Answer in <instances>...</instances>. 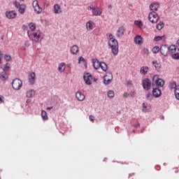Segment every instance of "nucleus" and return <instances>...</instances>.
Listing matches in <instances>:
<instances>
[{
	"label": "nucleus",
	"instance_id": "obj_1",
	"mask_svg": "<svg viewBox=\"0 0 179 179\" xmlns=\"http://www.w3.org/2000/svg\"><path fill=\"white\" fill-rule=\"evenodd\" d=\"M108 37V45L111 48V51L113 55H118V41L114 38V36L111 33H108L106 34Z\"/></svg>",
	"mask_w": 179,
	"mask_h": 179
},
{
	"label": "nucleus",
	"instance_id": "obj_2",
	"mask_svg": "<svg viewBox=\"0 0 179 179\" xmlns=\"http://www.w3.org/2000/svg\"><path fill=\"white\" fill-rule=\"evenodd\" d=\"M28 36L29 37L30 40L35 41V43H39L43 38V33L41 31H37L36 32H34L32 34H29Z\"/></svg>",
	"mask_w": 179,
	"mask_h": 179
},
{
	"label": "nucleus",
	"instance_id": "obj_3",
	"mask_svg": "<svg viewBox=\"0 0 179 179\" xmlns=\"http://www.w3.org/2000/svg\"><path fill=\"white\" fill-rule=\"evenodd\" d=\"M92 64L94 69H99V68H101L104 72H106L108 69L107 64L104 62H100L96 59H92Z\"/></svg>",
	"mask_w": 179,
	"mask_h": 179
},
{
	"label": "nucleus",
	"instance_id": "obj_4",
	"mask_svg": "<svg viewBox=\"0 0 179 179\" xmlns=\"http://www.w3.org/2000/svg\"><path fill=\"white\" fill-rule=\"evenodd\" d=\"M22 85L23 83L19 78H15L12 82V87L14 89V90H20Z\"/></svg>",
	"mask_w": 179,
	"mask_h": 179
},
{
	"label": "nucleus",
	"instance_id": "obj_5",
	"mask_svg": "<svg viewBox=\"0 0 179 179\" xmlns=\"http://www.w3.org/2000/svg\"><path fill=\"white\" fill-rule=\"evenodd\" d=\"M142 86L144 90H150L152 89V81L149 78L142 80Z\"/></svg>",
	"mask_w": 179,
	"mask_h": 179
},
{
	"label": "nucleus",
	"instance_id": "obj_6",
	"mask_svg": "<svg viewBox=\"0 0 179 179\" xmlns=\"http://www.w3.org/2000/svg\"><path fill=\"white\" fill-rule=\"evenodd\" d=\"M148 19L151 23H157V22H159V15L156 12L152 11L150 13Z\"/></svg>",
	"mask_w": 179,
	"mask_h": 179
},
{
	"label": "nucleus",
	"instance_id": "obj_7",
	"mask_svg": "<svg viewBox=\"0 0 179 179\" xmlns=\"http://www.w3.org/2000/svg\"><path fill=\"white\" fill-rule=\"evenodd\" d=\"M152 82L157 85V86H159L160 87H163L164 86V80L161 78H159V76L155 75L152 78Z\"/></svg>",
	"mask_w": 179,
	"mask_h": 179
},
{
	"label": "nucleus",
	"instance_id": "obj_8",
	"mask_svg": "<svg viewBox=\"0 0 179 179\" xmlns=\"http://www.w3.org/2000/svg\"><path fill=\"white\" fill-rule=\"evenodd\" d=\"M113 80V74L111 73H108L103 77V85H110Z\"/></svg>",
	"mask_w": 179,
	"mask_h": 179
},
{
	"label": "nucleus",
	"instance_id": "obj_9",
	"mask_svg": "<svg viewBox=\"0 0 179 179\" xmlns=\"http://www.w3.org/2000/svg\"><path fill=\"white\" fill-rule=\"evenodd\" d=\"M83 79L86 83V85H92V81L93 80V76L90 73H87L84 75Z\"/></svg>",
	"mask_w": 179,
	"mask_h": 179
},
{
	"label": "nucleus",
	"instance_id": "obj_10",
	"mask_svg": "<svg viewBox=\"0 0 179 179\" xmlns=\"http://www.w3.org/2000/svg\"><path fill=\"white\" fill-rule=\"evenodd\" d=\"M32 5L36 13L39 14L41 12H42L43 9L40 8V6L38 5V1L37 0L34 1V2L32 3Z\"/></svg>",
	"mask_w": 179,
	"mask_h": 179
},
{
	"label": "nucleus",
	"instance_id": "obj_11",
	"mask_svg": "<svg viewBox=\"0 0 179 179\" xmlns=\"http://www.w3.org/2000/svg\"><path fill=\"white\" fill-rule=\"evenodd\" d=\"M160 52L164 57H167L169 55V47L166 45H162L160 48Z\"/></svg>",
	"mask_w": 179,
	"mask_h": 179
},
{
	"label": "nucleus",
	"instance_id": "obj_12",
	"mask_svg": "<svg viewBox=\"0 0 179 179\" xmlns=\"http://www.w3.org/2000/svg\"><path fill=\"white\" fill-rule=\"evenodd\" d=\"M29 83L31 85H34L36 83V73L32 72L28 76Z\"/></svg>",
	"mask_w": 179,
	"mask_h": 179
},
{
	"label": "nucleus",
	"instance_id": "obj_13",
	"mask_svg": "<svg viewBox=\"0 0 179 179\" xmlns=\"http://www.w3.org/2000/svg\"><path fill=\"white\" fill-rule=\"evenodd\" d=\"M124 33H125V28L124 27H120L116 31L117 38L122 37V36H124Z\"/></svg>",
	"mask_w": 179,
	"mask_h": 179
},
{
	"label": "nucleus",
	"instance_id": "obj_14",
	"mask_svg": "<svg viewBox=\"0 0 179 179\" xmlns=\"http://www.w3.org/2000/svg\"><path fill=\"white\" fill-rule=\"evenodd\" d=\"M53 10L55 15H59L62 12V8L59 4H55L53 6Z\"/></svg>",
	"mask_w": 179,
	"mask_h": 179
},
{
	"label": "nucleus",
	"instance_id": "obj_15",
	"mask_svg": "<svg viewBox=\"0 0 179 179\" xmlns=\"http://www.w3.org/2000/svg\"><path fill=\"white\" fill-rule=\"evenodd\" d=\"M70 52L72 55H76L79 52V47L77 45H73L70 49Z\"/></svg>",
	"mask_w": 179,
	"mask_h": 179
},
{
	"label": "nucleus",
	"instance_id": "obj_16",
	"mask_svg": "<svg viewBox=\"0 0 179 179\" xmlns=\"http://www.w3.org/2000/svg\"><path fill=\"white\" fill-rule=\"evenodd\" d=\"M6 16L8 19H15V17H16V12L15 10L7 11L6 13Z\"/></svg>",
	"mask_w": 179,
	"mask_h": 179
},
{
	"label": "nucleus",
	"instance_id": "obj_17",
	"mask_svg": "<svg viewBox=\"0 0 179 179\" xmlns=\"http://www.w3.org/2000/svg\"><path fill=\"white\" fill-rule=\"evenodd\" d=\"M152 96H154V97H156V98L160 97V96H162V91L160 90V89L153 88Z\"/></svg>",
	"mask_w": 179,
	"mask_h": 179
},
{
	"label": "nucleus",
	"instance_id": "obj_18",
	"mask_svg": "<svg viewBox=\"0 0 179 179\" xmlns=\"http://www.w3.org/2000/svg\"><path fill=\"white\" fill-rule=\"evenodd\" d=\"M101 13H103V9H100L99 8H93V11H92L93 16H101Z\"/></svg>",
	"mask_w": 179,
	"mask_h": 179
},
{
	"label": "nucleus",
	"instance_id": "obj_19",
	"mask_svg": "<svg viewBox=\"0 0 179 179\" xmlns=\"http://www.w3.org/2000/svg\"><path fill=\"white\" fill-rule=\"evenodd\" d=\"M76 97L78 101H83V100H85V94H82L80 92H76Z\"/></svg>",
	"mask_w": 179,
	"mask_h": 179
},
{
	"label": "nucleus",
	"instance_id": "obj_20",
	"mask_svg": "<svg viewBox=\"0 0 179 179\" xmlns=\"http://www.w3.org/2000/svg\"><path fill=\"white\" fill-rule=\"evenodd\" d=\"M142 36L141 35H137L134 37V43L135 44H138V45H141L142 44Z\"/></svg>",
	"mask_w": 179,
	"mask_h": 179
},
{
	"label": "nucleus",
	"instance_id": "obj_21",
	"mask_svg": "<svg viewBox=\"0 0 179 179\" xmlns=\"http://www.w3.org/2000/svg\"><path fill=\"white\" fill-rule=\"evenodd\" d=\"M159 5L157 3H153L150 5V10H152V12L157 11V9H159Z\"/></svg>",
	"mask_w": 179,
	"mask_h": 179
},
{
	"label": "nucleus",
	"instance_id": "obj_22",
	"mask_svg": "<svg viewBox=\"0 0 179 179\" xmlns=\"http://www.w3.org/2000/svg\"><path fill=\"white\" fill-rule=\"evenodd\" d=\"M36 94V91L33 90H29L27 92L26 96L28 97V99H31V97H34Z\"/></svg>",
	"mask_w": 179,
	"mask_h": 179
},
{
	"label": "nucleus",
	"instance_id": "obj_23",
	"mask_svg": "<svg viewBox=\"0 0 179 179\" xmlns=\"http://www.w3.org/2000/svg\"><path fill=\"white\" fill-rule=\"evenodd\" d=\"M168 48L169 52H171V54H174V52L177 51V48H178V47L175 45H171L169 47H168Z\"/></svg>",
	"mask_w": 179,
	"mask_h": 179
},
{
	"label": "nucleus",
	"instance_id": "obj_24",
	"mask_svg": "<svg viewBox=\"0 0 179 179\" xmlns=\"http://www.w3.org/2000/svg\"><path fill=\"white\" fill-rule=\"evenodd\" d=\"M148 71L149 67L146 66L141 67L140 73H141V75H146V73H148Z\"/></svg>",
	"mask_w": 179,
	"mask_h": 179
},
{
	"label": "nucleus",
	"instance_id": "obj_25",
	"mask_svg": "<svg viewBox=\"0 0 179 179\" xmlns=\"http://www.w3.org/2000/svg\"><path fill=\"white\" fill-rule=\"evenodd\" d=\"M65 68H66L65 63L64 62L60 63L58 67L59 72H64V71H65Z\"/></svg>",
	"mask_w": 179,
	"mask_h": 179
},
{
	"label": "nucleus",
	"instance_id": "obj_26",
	"mask_svg": "<svg viewBox=\"0 0 179 179\" xmlns=\"http://www.w3.org/2000/svg\"><path fill=\"white\" fill-rule=\"evenodd\" d=\"M87 29L88 30H93V22L90 20L86 24Z\"/></svg>",
	"mask_w": 179,
	"mask_h": 179
},
{
	"label": "nucleus",
	"instance_id": "obj_27",
	"mask_svg": "<svg viewBox=\"0 0 179 179\" xmlns=\"http://www.w3.org/2000/svg\"><path fill=\"white\" fill-rule=\"evenodd\" d=\"M41 117L44 121H47V120H48V116L47 115V112L45 110L41 111Z\"/></svg>",
	"mask_w": 179,
	"mask_h": 179
},
{
	"label": "nucleus",
	"instance_id": "obj_28",
	"mask_svg": "<svg viewBox=\"0 0 179 179\" xmlns=\"http://www.w3.org/2000/svg\"><path fill=\"white\" fill-rule=\"evenodd\" d=\"M161 40H166V36L165 35H163L162 36H158L154 38V41H161Z\"/></svg>",
	"mask_w": 179,
	"mask_h": 179
},
{
	"label": "nucleus",
	"instance_id": "obj_29",
	"mask_svg": "<svg viewBox=\"0 0 179 179\" xmlns=\"http://www.w3.org/2000/svg\"><path fill=\"white\" fill-rule=\"evenodd\" d=\"M163 27H164V23L162 21H160L157 27H156V29H157V30H162V29H163Z\"/></svg>",
	"mask_w": 179,
	"mask_h": 179
},
{
	"label": "nucleus",
	"instance_id": "obj_30",
	"mask_svg": "<svg viewBox=\"0 0 179 179\" xmlns=\"http://www.w3.org/2000/svg\"><path fill=\"white\" fill-rule=\"evenodd\" d=\"M153 94H150V92H148L145 94V99H147L148 100L150 101V100H153Z\"/></svg>",
	"mask_w": 179,
	"mask_h": 179
},
{
	"label": "nucleus",
	"instance_id": "obj_31",
	"mask_svg": "<svg viewBox=\"0 0 179 179\" xmlns=\"http://www.w3.org/2000/svg\"><path fill=\"white\" fill-rule=\"evenodd\" d=\"M153 54H157L160 51V48L159 46H155L152 50Z\"/></svg>",
	"mask_w": 179,
	"mask_h": 179
},
{
	"label": "nucleus",
	"instance_id": "obj_32",
	"mask_svg": "<svg viewBox=\"0 0 179 179\" xmlns=\"http://www.w3.org/2000/svg\"><path fill=\"white\" fill-rule=\"evenodd\" d=\"M174 93L176 99H177V100H179V87L175 89Z\"/></svg>",
	"mask_w": 179,
	"mask_h": 179
},
{
	"label": "nucleus",
	"instance_id": "obj_33",
	"mask_svg": "<svg viewBox=\"0 0 179 179\" xmlns=\"http://www.w3.org/2000/svg\"><path fill=\"white\" fill-rule=\"evenodd\" d=\"M108 97H110V99H113V97H114V96H115V94L114 93V91L110 90L108 92Z\"/></svg>",
	"mask_w": 179,
	"mask_h": 179
},
{
	"label": "nucleus",
	"instance_id": "obj_34",
	"mask_svg": "<svg viewBox=\"0 0 179 179\" xmlns=\"http://www.w3.org/2000/svg\"><path fill=\"white\" fill-rule=\"evenodd\" d=\"M18 10L20 12V13H24V10H25V8H24V6H20L19 8H18Z\"/></svg>",
	"mask_w": 179,
	"mask_h": 179
},
{
	"label": "nucleus",
	"instance_id": "obj_35",
	"mask_svg": "<svg viewBox=\"0 0 179 179\" xmlns=\"http://www.w3.org/2000/svg\"><path fill=\"white\" fill-rule=\"evenodd\" d=\"M29 29L33 31L34 30H36V24L34 23L31 22L29 24Z\"/></svg>",
	"mask_w": 179,
	"mask_h": 179
},
{
	"label": "nucleus",
	"instance_id": "obj_36",
	"mask_svg": "<svg viewBox=\"0 0 179 179\" xmlns=\"http://www.w3.org/2000/svg\"><path fill=\"white\" fill-rule=\"evenodd\" d=\"M0 79L1 80H6V79H8V75H6V73L1 74Z\"/></svg>",
	"mask_w": 179,
	"mask_h": 179
},
{
	"label": "nucleus",
	"instance_id": "obj_37",
	"mask_svg": "<svg viewBox=\"0 0 179 179\" xmlns=\"http://www.w3.org/2000/svg\"><path fill=\"white\" fill-rule=\"evenodd\" d=\"M173 59H179V53H174L171 55Z\"/></svg>",
	"mask_w": 179,
	"mask_h": 179
},
{
	"label": "nucleus",
	"instance_id": "obj_38",
	"mask_svg": "<svg viewBox=\"0 0 179 179\" xmlns=\"http://www.w3.org/2000/svg\"><path fill=\"white\" fill-rule=\"evenodd\" d=\"M169 87H171V89H177V83H172L170 84Z\"/></svg>",
	"mask_w": 179,
	"mask_h": 179
},
{
	"label": "nucleus",
	"instance_id": "obj_39",
	"mask_svg": "<svg viewBox=\"0 0 179 179\" xmlns=\"http://www.w3.org/2000/svg\"><path fill=\"white\" fill-rule=\"evenodd\" d=\"M129 96H131V97H135L136 96V92L131 91L129 94Z\"/></svg>",
	"mask_w": 179,
	"mask_h": 179
},
{
	"label": "nucleus",
	"instance_id": "obj_40",
	"mask_svg": "<svg viewBox=\"0 0 179 179\" xmlns=\"http://www.w3.org/2000/svg\"><path fill=\"white\" fill-rule=\"evenodd\" d=\"M10 66H9V64H6L5 66H4V68H3V71H9V69H10Z\"/></svg>",
	"mask_w": 179,
	"mask_h": 179
},
{
	"label": "nucleus",
	"instance_id": "obj_41",
	"mask_svg": "<svg viewBox=\"0 0 179 179\" xmlns=\"http://www.w3.org/2000/svg\"><path fill=\"white\" fill-rule=\"evenodd\" d=\"M135 24H136V26H138L139 27H141L142 26V22L141 21H135Z\"/></svg>",
	"mask_w": 179,
	"mask_h": 179
},
{
	"label": "nucleus",
	"instance_id": "obj_42",
	"mask_svg": "<svg viewBox=\"0 0 179 179\" xmlns=\"http://www.w3.org/2000/svg\"><path fill=\"white\" fill-rule=\"evenodd\" d=\"M81 62H85V58H83V57H79L78 64H81Z\"/></svg>",
	"mask_w": 179,
	"mask_h": 179
},
{
	"label": "nucleus",
	"instance_id": "obj_43",
	"mask_svg": "<svg viewBox=\"0 0 179 179\" xmlns=\"http://www.w3.org/2000/svg\"><path fill=\"white\" fill-rule=\"evenodd\" d=\"M14 5H15V8H19L22 5H20V3H19V2H17V1H15V3H14Z\"/></svg>",
	"mask_w": 179,
	"mask_h": 179
},
{
	"label": "nucleus",
	"instance_id": "obj_44",
	"mask_svg": "<svg viewBox=\"0 0 179 179\" xmlns=\"http://www.w3.org/2000/svg\"><path fill=\"white\" fill-rule=\"evenodd\" d=\"M143 53L146 54L147 55H149V49L148 48H143Z\"/></svg>",
	"mask_w": 179,
	"mask_h": 179
},
{
	"label": "nucleus",
	"instance_id": "obj_45",
	"mask_svg": "<svg viewBox=\"0 0 179 179\" xmlns=\"http://www.w3.org/2000/svg\"><path fill=\"white\" fill-rule=\"evenodd\" d=\"M4 59H6V61H10L11 57H10V56L6 55L4 56Z\"/></svg>",
	"mask_w": 179,
	"mask_h": 179
},
{
	"label": "nucleus",
	"instance_id": "obj_46",
	"mask_svg": "<svg viewBox=\"0 0 179 179\" xmlns=\"http://www.w3.org/2000/svg\"><path fill=\"white\" fill-rule=\"evenodd\" d=\"M90 121H91V122H94V116L93 115H90Z\"/></svg>",
	"mask_w": 179,
	"mask_h": 179
},
{
	"label": "nucleus",
	"instance_id": "obj_47",
	"mask_svg": "<svg viewBox=\"0 0 179 179\" xmlns=\"http://www.w3.org/2000/svg\"><path fill=\"white\" fill-rule=\"evenodd\" d=\"M123 97L124 99H127V97H129V94H128V92H124L123 94Z\"/></svg>",
	"mask_w": 179,
	"mask_h": 179
},
{
	"label": "nucleus",
	"instance_id": "obj_48",
	"mask_svg": "<svg viewBox=\"0 0 179 179\" xmlns=\"http://www.w3.org/2000/svg\"><path fill=\"white\" fill-rule=\"evenodd\" d=\"M94 8H95L93 7V6H90L87 7V10H92V12H93V9H94Z\"/></svg>",
	"mask_w": 179,
	"mask_h": 179
},
{
	"label": "nucleus",
	"instance_id": "obj_49",
	"mask_svg": "<svg viewBox=\"0 0 179 179\" xmlns=\"http://www.w3.org/2000/svg\"><path fill=\"white\" fill-rule=\"evenodd\" d=\"M147 105H146V103H143V111H145V108H147Z\"/></svg>",
	"mask_w": 179,
	"mask_h": 179
},
{
	"label": "nucleus",
	"instance_id": "obj_50",
	"mask_svg": "<svg viewBox=\"0 0 179 179\" xmlns=\"http://www.w3.org/2000/svg\"><path fill=\"white\" fill-rule=\"evenodd\" d=\"M3 103V96H0V104H2Z\"/></svg>",
	"mask_w": 179,
	"mask_h": 179
},
{
	"label": "nucleus",
	"instance_id": "obj_51",
	"mask_svg": "<svg viewBox=\"0 0 179 179\" xmlns=\"http://www.w3.org/2000/svg\"><path fill=\"white\" fill-rule=\"evenodd\" d=\"M52 108H53L52 106H51V107H48V108H46V110H52Z\"/></svg>",
	"mask_w": 179,
	"mask_h": 179
},
{
	"label": "nucleus",
	"instance_id": "obj_52",
	"mask_svg": "<svg viewBox=\"0 0 179 179\" xmlns=\"http://www.w3.org/2000/svg\"><path fill=\"white\" fill-rule=\"evenodd\" d=\"M2 55L0 54V64H2Z\"/></svg>",
	"mask_w": 179,
	"mask_h": 179
},
{
	"label": "nucleus",
	"instance_id": "obj_53",
	"mask_svg": "<svg viewBox=\"0 0 179 179\" xmlns=\"http://www.w3.org/2000/svg\"><path fill=\"white\" fill-rule=\"evenodd\" d=\"M153 65H155V64H156V62H152Z\"/></svg>",
	"mask_w": 179,
	"mask_h": 179
},
{
	"label": "nucleus",
	"instance_id": "obj_54",
	"mask_svg": "<svg viewBox=\"0 0 179 179\" xmlns=\"http://www.w3.org/2000/svg\"><path fill=\"white\" fill-rule=\"evenodd\" d=\"M20 1H24V0H20Z\"/></svg>",
	"mask_w": 179,
	"mask_h": 179
}]
</instances>
